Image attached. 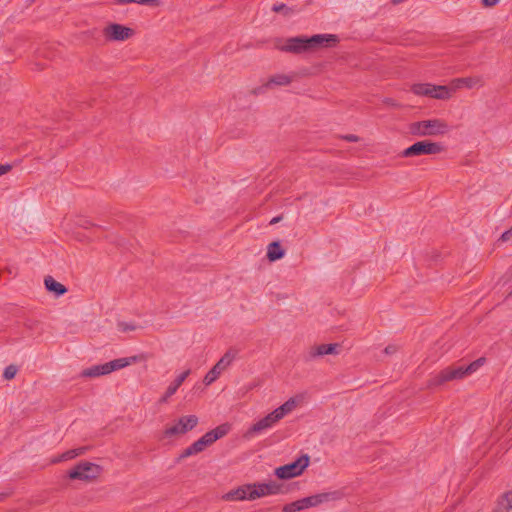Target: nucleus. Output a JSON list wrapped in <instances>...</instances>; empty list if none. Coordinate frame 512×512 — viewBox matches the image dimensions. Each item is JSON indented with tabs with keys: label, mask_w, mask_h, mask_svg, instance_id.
<instances>
[{
	"label": "nucleus",
	"mask_w": 512,
	"mask_h": 512,
	"mask_svg": "<svg viewBox=\"0 0 512 512\" xmlns=\"http://www.w3.org/2000/svg\"><path fill=\"white\" fill-rule=\"evenodd\" d=\"M283 52L302 54L305 52H311L309 37L307 36H296L287 38L285 44L279 47Z\"/></svg>",
	"instance_id": "10"
},
{
	"label": "nucleus",
	"mask_w": 512,
	"mask_h": 512,
	"mask_svg": "<svg viewBox=\"0 0 512 512\" xmlns=\"http://www.w3.org/2000/svg\"><path fill=\"white\" fill-rule=\"evenodd\" d=\"M206 448L207 447H206V444L204 443V441H202L201 438H199L197 441L192 443L189 447L184 449L182 451V453L178 456L176 461L180 462V461H182L183 459H185L187 457H190L192 455H196L198 453H201Z\"/></svg>",
	"instance_id": "21"
},
{
	"label": "nucleus",
	"mask_w": 512,
	"mask_h": 512,
	"mask_svg": "<svg viewBox=\"0 0 512 512\" xmlns=\"http://www.w3.org/2000/svg\"><path fill=\"white\" fill-rule=\"evenodd\" d=\"M190 373V369H187L179 374L176 379L167 387L164 395L159 399V403H166L168 399L176 393L178 388L182 385Z\"/></svg>",
	"instance_id": "18"
},
{
	"label": "nucleus",
	"mask_w": 512,
	"mask_h": 512,
	"mask_svg": "<svg viewBox=\"0 0 512 512\" xmlns=\"http://www.w3.org/2000/svg\"><path fill=\"white\" fill-rule=\"evenodd\" d=\"M134 31L121 24L113 23L104 28V35L110 41H125L133 35Z\"/></svg>",
	"instance_id": "13"
},
{
	"label": "nucleus",
	"mask_w": 512,
	"mask_h": 512,
	"mask_svg": "<svg viewBox=\"0 0 512 512\" xmlns=\"http://www.w3.org/2000/svg\"><path fill=\"white\" fill-rule=\"evenodd\" d=\"M444 150L441 143L432 142L429 140L418 141L411 146L404 149L401 153V157H414L421 155H434L439 154Z\"/></svg>",
	"instance_id": "7"
},
{
	"label": "nucleus",
	"mask_w": 512,
	"mask_h": 512,
	"mask_svg": "<svg viewBox=\"0 0 512 512\" xmlns=\"http://www.w3.org/2000/svg\"><path fill=\"white\" fill-rule=\"evenodd\" d=\"M484 361V358H479L467 366L447 367L435 376L431 377L427 382V386L432 388L443 385L448 381L463 379L467 375L475 372L480 366H482Z\"/></svg>",
	"instance_id": "2"
},
{
	"label": "nucleus",
	"mask_w": 512,
	"mask_h": 512,
	"mask_svg": "<svg viewBox=\"0 0 512 512\" xmlns=\"http://www.w3.org/2000/svg\"><path fill=\"white\" fill-rule=\"evenodd\" d=\"M108 362L104 364L94 365L82 371L81 375L87 378L99 377L110 374Z\"/></svg>",
	"instance_id": "22"
},
{
	"label": "nucleus",
	"mask_w": 512,
	"mask_h": 512,
	"mask_svg": "<svg viewBox=\"0 0 512 512\" xmlns=\"http://www.w3.org/2000/svg\"><path fill=\"white\" fill-rule=\"evenodd\" d=\"M448 130V124L441 119L422 120L410 125V133L419 137L444 135Z\"/></svg>",
	"instance_id": "3"
},
{
	"label": "nucleus",
	"mask_w": 512,
	"mask_h": 512,
	"mask_svg": "<svg viewBox=\"0 0 512 512\" xmlns=\"http://www.w3.org/2000/svg\"><path fill=\"white\" fill-rule=\"evenodd\" d=\"M119 327L123 332L132 331L135 329V326L133 324H128L126 322L120 323Z\"/></svg>",
	"instance_id": "37"
},
{
	"label": "nucleus",
	"mask_w": 512,
	"mask_h": 512,
	"mask_svg": "<svg viewBox=\"0 0 512 512\" xmlns=\"http://www.w3.org/2000/svg\"><path fill=\"white\" fill-rule=\"evenodd\" d=\"M385 103H387V104H389V105H391V106H395V107L399 106V105H398V104H397L393 99H391V98L386 99V100H385Z\"/></svg>",
	"instance_id": "44"
},
{
	"label": "nucleus",
	"mask_w": 512,
	"mask_h": 512,
	"mask_svg": "<svg viewBox=\"0 0 512 512\" xmlns=\"http://www.w3.org/2000/svg\"><path fill=\"white\" fill-rule=\"evenodd\" d=\"M411 91L418 96H426L438 100L451 98V89L445 85H434L431 83H416L411 86Z\"/></svg>",
	"instance_id": "4"
},
{
	"label": "nucleus",
	"mask_w": 512,
	"mask_h": 512,
	"mask_svg": "<svg viewBox=\"0 0 512 512\" xmlns=\"http://www.w3.org/2000/svg\"><path fill=\"white\" fill-rule=\"evenodd\" d=\"M339 347L340 344L338 343L320 344L317 346H313L304 355V359L305 361H311L317 357H321L324 355H336L338 354Z\"/></svg>",
	"instance_id": "16"
},
{
	"label": "nucleus",
	"mask_w": 512,
	"mask_h": 512,
	"mask_svg": "<svg viewBox=\"0 0 512 512\" xmlns=\"http://www.w3.org/2000/svg\"><path fill=\"white\" fill-rule=\"evenodd\" d=\"M18 372V368L16 365H8L3 372V378L5 380H12Z\"/></svg>",
	"instance_id": "31"
},
{
	"label": "nucleus",
	"mask_w": 512,
	"mask_h": 512,
	"mask_svg": "<svg viewBox=\"0 0 512 512\" xmlns=\"http://www.w3.org/2000/svg\"><path fill=\"white\" fill-rule=\"evenodd\" d=\"M260 493H262V497L268 496V495H278V494H284L287 492L284 485L281 483H278L276 481H270L268 483H258Z\"/></svg>",
	"instance_id": "19"
},
{
	"label": "nucleus",
	"mask_w": 512,
	"mask_h": 512,
	"mask_svg": "<svg viewBox=\"0 0 512 512\" xmlns=\"http://www.w3.org/2000/svg\"><path fill=\"white\" fill-rule=\"evenodd\" d=\"M83 454V448H80V449H72V450H68L66 451L65 453L62 454L61 458L63 460H69V459H73L79 455Z\"/></svg>",
	"instance_id": "33"
},
{
	"label": "nucleus",
	"mask_w": 512,
	"mask_h": 512,
	"mask_svg": "<svg viewBox=\"0 0 512 512\" xmlns=\"http://www.w3.org/2000/svg\"><path fill=\"white\" fill-rule=\"evenodd\" d=\"M309 463H310L309 455L304 454L291 463L277 467L275 469L274 474L279 479H284V480L291 479V478L301 475L303 473V471L308 467Z\"/></svg>",
	"instance_id": "6"
},
{
	"label": "nucleus",
	"mask_w": 512,
	"mask_h": 512,
	"mask_svg": "<svg viewBox=\"0 0 512 512\" xmlns=\"http://www.w3.org/2000/svg\"><path fill=\"white\" fill-rule=\"evenodd\" d=\"M338 42L339 38L334 34H315L309 37L311 51L320 48H331L336 46Z\"/></svg>",
	"instance_id": "14"
},
{
	"label": "nucleus",
	"mask_w": 512,
	"mask_h": 512,
	"mask_svg": "<svg viewBox=\"0 0 512 512\" xmlns=\"http://www.w3.org/2000/svg\"><path fill=\"white\" fill-rule=\"evenodd\" d=\"M291 83V77L285 74H276L268 80L266 87L271 85L286 86Z\"/></svg>",
	"instance_id": "27"
},
{
	"label": "nucleus",
	"mask_w": 512,
	"mask_h": 512,
	"mask_svg": "<svg viewBox=\"0 0 512 512\" xmlns=\"http://www.w3.org/2000/svg\"><path fill=\"white\" fill-rule=\"evenodd\" d=\"M510 491H511V493H512V490H510Z\"/></svg>",
	"instance_id": "46"
},
{
	"label": "nucleus",
	"mask_w": 512,
	"mask_h": 512,
	"mask_svg": "<svg viewBox=\"0 0 512 512\" xmlns=\"http://www.w3.org/2000/svg\"><path fill=\"white\" fill-rule=\"evenodd\" d=\"M198 424V417L196 415H187L179 418L177 424L165 430L166 436H173L177 434H185L194 429Z\"/></svg>",
	"instance_id": "11"
},
{
	"label": "nucleus",
	"mask_w": 512,
	"mask_h": 512,
	"mask_svg": "<svg viewBox=\"0 0 512 512\" xmlns=\"http://www.w3.org/2000/svg\"><path fill=\"white\" fill-rule=\"evenodd\" d=\"M303 506L301 504V500H296L294 502L288 503L283 507V512H299L302 511Z\"/></svg>",
	"instance_id": "30"
},
{
	"label": "nucleus",
	"mask_w": 512,
	"mask_h": 512,
	"mask_svg": "<svg viewBox=\"0 0 512 512\" xmlns=\"http://www.w3.org/2000/svg\"><path fill=\"white\" fill-rule=\"evenodd\" d=\"M503 500H505L506 505L509 510H512V493L511 491H507L502 494Z\"/></svg>",
	"instance_id": "35"
},
{
	"label": "nucleus",
	"mask_w": 512,
	"mask_h": 512,
	"mask_svg": "<svg viewBox=\"0 0 512 512\" xmlns=\"http://www.w3.org/2000/svg\"><path fill=\"white\" fill-rule=\"evenodd\" d=\"M282 219H283V216H282V215L276 216V217H274V218H272V219H271L270 224H271V225H274V224H276V223L280 222Z\"/></svg>",
	"instance_id": "43"
},
{
	"label": "nucleus",
	"mask_w": 512,
	"mask_h": 512,
	"mask_svg": "<svg viewBox=\"0 0 512 512\" xmlns=\"http://www.w3.org/2000/svg\"><path fill=\"white\" fill-rule=\"evenodd\" d=\"M453 83L456 87L465 86L471 89L477 85H482V79L480 77H464L453 80Z\"/></svg>",
	"instance_id": "25"
},
{
	"label": "nucleus",
	"mask_w": 512,
	"mask_h": 512,
	"mask_svg": "<svg viewBox=\"0 0 512 512\" xmlns=\"http://www.w3.org/2000/svg\"><path fill=\"white\" fill-rule=\"evenodd\" d=\"M279 421L280 419H278L277 415L272 411L264 418L254 423L245 433V437L251 438L256 434L273 427Z\"/></svg>",
	"instance_id": "15"
},
{
	"label": "nucleus",
	"mask_w": 512,
	"mask_h": 512,
	"mask_svg": "<svg viewBox=\"0 0 512 512\" xmlns=\"http://www.w3.org/2000/svg\"><path fill=\"white\" fill-rule=\"evenodd\" d=\"M511 237H512V227L509 230H506L505 232L502 233V235L499 238V241L507 242L511 239Z\"/></svg>",
	"instance_id": "36"
},
{
	"label": "nucleus",
	"mask_w": 512,
	"mask_h": 512,
	"mask_svg": "<svg viewBox=\"0 0 512 512\" xmlns=\"http://www.w3.org/2000/svg\"><path fill=\"white\" fill-rule=\"evenodd\" d=\"M76 224H77V226H79L81 228H84V229H89L91 227H95L96 226L94 223H92L90 220H88L86 218L78 219Z\"/></svg>",
	"instance_id": "34"
},
{
	"label": "nucleus",
	"mask_w": 512,
	"mask_h": 512,
	"mask_svg": "<svg viewBox=\"0 0 512 512\" xmlns=\"http://www.w3.org/2000/svg\"><path fill=\"white\" fill-rule=\"evenodd\" d=\"M12 169V166L10 164H0V176L6 174Z\"/></svg>",
	"instance_id": "38"
},
{
	"label": "nucleus",
	"mask_w": 512,
	"mask_h": 512,
	"mask_svg": "<svg viewBox=\"0 0 512 512\" xmlns=\"http://www.w3.org/2000/svg\"><path fill=\"white\" fill-rule=\"evenodd\" d=\"M396 350H397V347H396L395 345H388V346L385 348L384 352H385L386 354L390 355V354L395 353V352H396Z\"/></svg>",
	"instance_id": "40"
},
{
	"label": "nucleus",
	"mask_w": 512,
	"mask_h": 512,
	"mask_svg": "<svg viewBox=\"0 0 512 512\" xmlns=\"http://www.w3.org/2000/svg\"><path fill=\"white\" fill-rule=\"evenodd\" d=\"M101 470V467L95 463L81 461L68 472V477L72 480L90 482L100 476Z\"/></svg>",
	"instance_id": "5"
},
{
	"label": "nucleus",
	"mask_w": 512,
	"mask_h": 512,
	"mask_svg": "<svg viewBox=\"0 0 512 512\" xmlns=\"http://www.w3.org/2000/svg\"><path fill=\"white\" fill-rule=\"evenodd\" d=\"M341 492L332 491V492H323L319 494H315L312 496H308L300 499L303 509H308L311 507H316L322 503L335 501L341 498Z\"/></svg>",
	"instance_id": "12"
},
{
	"label": "nucleus",
	"mask_w": 512,
	"mask_h": 512,
	"mask_svg": "<svg viewBox=\"0 0 512 512\" xmlns=\"http://www.w3.org/2000/svg\"><path fill=\"white\" fill-rule=\"evenodd\" d=\"M345 140L349 141V142H357L359 140L358 136L354 135V134H349V135H346L344 137Z\"/></svg>",
	"instance_id": "42"
},
{
	"label": "nucleus",
	"mask_w": 512,
	"mask_h": 512,
	"mask_svg": "<svg viewBox=\"0 0 512 512\" xmlns=\"http://www.w3.org/2000/svg\"><path fill=\"white\" fill-rule=\"evenodd\" d=\"M230 430V425L228 423L221 424L217 426L216 428L206 432L202 437L201 440L204 441L206 444V447L212 445L214 442H216L218 439L226 436Z\"/></svg>",
	"instance_id": "17"
},
{
	"label": "nucleus",
	"mask_w": 512,
	"mask_h": 512,
	"mask_svg": "<svg viewBox=\"0 0 512 512\" xmlns=\"http://www.w3.org/2000/svg\"><path fill=\"white\" fill-rule=\"evenodd\" d=\"M296 407V401L294 398L288 399L285 403L274 410L278 419H282L285 415L290 413Z\"/></svg>",
	"instance_id": "26"
},
{
	"label": "nucleus",
	"mask_w": 512,
	"mask_h": 512,
	"mask_svg": "<svg viewBox=\"0 0 512 512\" xmlns=\"http://www.w3.org/2000/svg\"><path fill=\"white\" fill-rule=\"evenodd\" d=\"M237 355V349H228L226 353L220 358V360L205 375L203 380L205 385H211L214 381H216L221 372L233 362Z\"/></svg>",
	"instance_id": "8"
},
{
	"label": "nucleus",
	"mask_w": 512,
	"mask_h": 512,
	"mask_svg": "<svg viewBox=\"0 0 512 512\" xmlns=\"http://www.w3.org/2000/svg\"><path fill=\"white\" fill-rule=\"evenodd\" d=\"M499 0H482V4L485 7H493L495 6Z\"/></svg>",
	"instance_id": "39"
},
{
	"label": "nucleus",
	"mask_w": 512,
	"mask_h": 512,
	"mask_svg": "<svg viewBox=\"0 0 512 512\" xmlns=\"http://www.w3.org/2000/svg\"><path fill=\"white\" fill-rule=\"evenodd\" d=\"M484 361V358H479L467 366L447 367L435 376L431 377L427 382V386L432 388L443 385L448 381L463 379L467 375L475 372L480 366H482Z\"/></svg>",
	"instance_id": "1"
},
{
	"label": "nucleus",
	"mask_w": 512,
	"mask_h": 512,
	"mask_svg": "<svg viewBox=\"0 0 512 512\" xmlns=\"http://www.w3.org/2000/svg\"><path fill=\"white\" fill-rule=\"evenodd\" d=\"M136 360H137L136 356L127 357V358H118V359L112 360V361L108 362L110 372L122 369V368L136 362Z\"/></svg>",
	"instance_id": "24"
},
{
	"label": "nucleus",
	"mask_w": 512,
	"mask_h": 512,
	"mask_svg": "<svg viewBox=\"0 0 512 512\" xmlns=\"http://www.w3.org/2000/svg\"><path fill=\"white\" fill-rule=\"evenodd\" d=\"M12 495V490H6L0 493V502Z\"/></svg>",
	"instance_id": "41"
},
{
	"label": "nucleus",
	"mask_w": 512,
	"mask_h": 512,
	"mask_svg": "<svg viewBox=\"0 0 512 512\" xmlns=\"http://www.w3.org/2000/svg\"><path fill=\"white\" fill-rule=\"evenodd\" d=\"M505 500H503L502 495H500L496 501L495 507L493 508L492 512H509Z\"/></svg>",
	"instance_id": "32"
},
{
	"label": "nucleus",
	"mask_w": 512,
	"mask_h": 512,
	"mask_svg": "<svg viewBox=\"0 0 512 512\" xmlns=\"http://www.w3.org/2000/svg\"><path fill=\"white\" fill-rule=\"evenodd\" d=\"M510 295H512V291L510 292Z\"/></svg>",
	"instance_id": "45"
},
{
	"label": "nucleus",
	"mask_w": 512,
	"mask_h": 512,
	"mask_svg": "<svg viewBox=\"0 0 512 512\" xmlns=\"http://www.w3.org/2000/svg\"><path fill=\"white\" fill-rule=\"evenodd\" d=\"M272 11L276 13H283L285 16L291 15L294 10L290 7H288L284 3H276L272 6Z\"/></svg>",
	"instance_id": "28"
},
{
	"label": "nucleus",
	"mask_w": 512,
	"mask_h": 512,
	"mask_svg": "<svg viewBox=\"0 0 512 512\" xmlns=\"http://www.w3.org/2000/svg\"><path fill=\"white\" fill-rule=\"evenodd\" d=\"M262 497L260 493L259 484H246L238 487L235 490L228 492L225 496L227 500H255Z\"/></svg>",
	"instance_id": "9"
},
{
	"label": "nucleus",
	"mask_w": 512,
	"mask_h": 512,
	"mask_svg": "<svg viewBox=\"0 0 512 512\" xmlns=\"http://www.w3.org/2000/svg\"><path fill=\"white\" fill-rule=\"evenodd\" d=\"M285 255V250L282 248L279 241L271 242L267 247V259L270 262H275L280 260Z\"/></svg>",
	"instance_id": "23"
},
{
	"label": "nucleus",
	"mask_w": 512,
	"mask_h": 512,
	"mask_svg": "<svg viewBox=\"0 0 512 512\" xmlns=\"http://www.w3.org/2000/svg\"><path fill=\"white\" fill-rule=\"evenodd\" d=\"M44 285L48 292L53 293L56 297H60L67 292V288L56 281L52 276H46L44 279Z\"/></svg>",
	"instance_id": "20"
},
{
	"label": "nucleus",
	"mask_w": 512,
	"mask_h": 512,
	"mask_svg": "<svg viewBox=\"0 0 512 512\" xmlns=\"http://www.w3.org/2000/svg\"><path fill=\"white\" fill-rule=\"evenodd\" d=\"M114 2L116 4H120V5H124V4H128V3H137V4H141V5L154 6V5L158 4V0H114Z\"/></svg>",
	"instance_id": "29"
}]
</instances>
